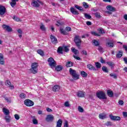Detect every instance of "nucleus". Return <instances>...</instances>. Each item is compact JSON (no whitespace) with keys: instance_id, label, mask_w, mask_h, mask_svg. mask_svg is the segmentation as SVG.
Listing matches in <instances>:
<instances>
[{"instance_id":"f257e3e1","label":"nucleus","mask_w":127,"mask_h":127,"mask_svg":"<svg viewBox=\"0 0 127 127\" xmlns=\"http://www.w3.org/2000/svg\"><path fill=\"white\" fill-rule=\"evenodd\" d=\"M38 64L36 63H34L32 64L31 68L30 69V71L31 73L33 74H36L37 73V71H38Z\"/></svg>"},{"instance_id":"f03ea898","label":"nucleus","mask_w":127,"mask_h":127,"mask_svg":"<svg viewBox=\"0 0 127 127\" xmlns=\"http://www.w3.org/2000/svg\"><path fill=\"white\" fill-rule=\"evenodd\" d=\"M96 96L98 99H100V100H106V99H107L106 93L103 91L96 93Z\"/></svg>"},{"instance_id":"7ed1b4c3","label":"nucleus","mask_w":127,"mask_h":127,"mask_svg":"<svg viewBox=\"0 0 127 127\" xmlns=\"http://www.w3.org/2000/svg\"><path fill=\"white\" fill-rule=\"evenodd\" d=\"M48 62L49 63V66L51 67V68H54V67L56 66L57 64L56 62L54 61V59L53 58H50L48 59Z\"/></svg>"},{"instance_id":"20e7f679","label":"nucleus","mask_w":127,"mask_h":127,"mask_svg":"<svg viewBox=\"0 0 127 127\" xmlns=\"http://www.w3.org/2000/svg\"><path fill=\"white\" fill-rule=\"evenodd\" d=\"M74 41L77 47H78V48H80V46H81V43H82V41H81L80 36H75L74 37Z\"/></svg>"},{"instance_id":"39448f33","label":"nucleus","mask_w":127,"mask_h":127,"mask_svg":"<svg viewBox=\"0 0 127 127\" xmlns=\"http://www.w3.org/2000/svg\"><path fill=\"white\" fill-rule=\"evenodd\" d=\"M24 104L27 107H32L34 105V102L29 99H26L24 101Z\"/></svg>"},{"instance_id":"423d86ee","label":"nucleus","mask_w":127,"mask_h":127,"mask_svg":"<svg viewBox=\"0 0 127 127\" xmlns=\"http://www.w3.org/2000/svg\"><path fill=\"white\" fill-rule=\"evenodd\" d=\"M54 120V116H53V115L51 114L47 115V117L46 118V121L48 123L50 122H53Z\"/></svg>"},{"instance_id":"0eeeda50","label":"nucleus","mask_w":127,"mask_h":127,"mask_svg":"<svg viewBox=\"0 0 127 127\" xmlns=\"http://www.w3.org/2000/svg\"><path fill=\"white\" fill-rule=\"evenodd\" d=\"M2 27H3V29H5V30L7 31L8 32H11V31H12V28H11V27H10L8 25H6L5 24H3Z\"/></svg>"},{"instance_id":"6e6552de","label":"nucleus","mask_w":127,"mask_h":127,"mask_svg":"<svg viewBox=\"0 0 127 127\" xmlns=\"http://www.w3.org/2000/svg\"><path fill=\"white\" fill-rule=\"evenodd\" d=\"M50 38H51V42L53 43V44H55V45L57 44L58 42L57 41V38H56V37L51 35Z\"/></svg>"},{"instance_id":"1a4fd4ad","label":"nucleus","mask_w":127,"mask_h":127,"mask_svg":"<svg viewBox=\"0 0 127 127\" xmlns=\"http://www.w3.org/2000/svg\"><path fill=\"white\" fill-rule=\"evenodd\" d=\"M110 118L112 121H121V117L119 116H114L112 115H110Z\"/></svg>"},{"instance_id":"9d476101","label":"nucleus","mask_w":127,"mask_h":127,"mask_svg":"<svg viewBox=\"0 0 127 127\" xmlns=\"http://www.w3.org/2000/svg\"><path fill=\"white\" fill-rule=\"evenodd\" d=\"M5 7L3 6H0V15H3L5 13Z\"/></svg>"},{"instance_id":"9b49d317","label":"nucleus","mask_w":127,"mask_h":127,"mask_svg":"<svg viewBox=\"0 0 127 127\" xmlns=\"http://www.w3.org/2000/svg\"><path fill=\"white\" fill-rule=\"evenodd\" d=\"M32 6H34V7H39L40 4H39V3L37 1L33 0L32 2Z\"/></svg>"},{"instance_id":"f8f14e48","label":"nucleus","mask_w":127,"mask_h":127,"mask_svg":"<svg viewBox=\"0 0 127 127\" xmlns=\"http://www.w3.org/2000/svg\"><path fill=\"white\" fill-rule=\"evenodd\" d=\"M59 90H60V86L59 85H55L52 87L53 92H58Z\"/></svg>"},{"instance_id":"ddd939ff","label":"nucleus","mask_w":127,"mask_h":127,"mask_svg":"<svg viewBox=\"0 0 127 127\" xmlns=\"http://www.w3.org/2000/svg\"><path fill=\"white\" fill-rule=\"evenodd\" d=\"M77 96L79 98H84V97H85V92L83 91H79L77 92Z\"/></svg>"},{"instance_id":"4468645a","label":"nucleus","mask_w":127,"mask_h":127,"mask_svg":"<svg viewBox=\"0 0 127 127\" xmlns=\"http://www.w3.org/2000/svg\"><path fill=\"white\" fill-rule=\"evenodd\" d=\"M0 64L3 65L4 64V60L3 58V55L0 53Z\"/></svg>"},{"instance_id":"2eb2a0df","label":"nucleus","mask_w":127,"mask_h":127,"mask_svg":"<svg viewBox=\"0 0 127 127\" xmlns=\"http://www.w3.org/2000/svg\"><path fill=\"white\" fill-rule=\"evenodd\" d=\"M70 11L73 14H79V12H78L74 7L70 8Z\"/></svg>"},{"instance_id":"dca6fc26","label":"nucleus","mask_w":127,"mask_h":127,"mask_svg":"<svg viewBox=\"0 0 127 127\" xmlns=\"http://www.w3.org/2000/svg\"><path fill=\"white\" fill-rule=\"evenodd\" d=\"M2 112L4 115H5V116H8V115L10 114L9 110L5 108H3Z\"/></svg>"},{"instance_id":"f3484780","label":"nucleus","mask_w":127,"mask_h":127,"mask_svg":"<svg viewBox=\"0 0 127 127\" xmlns=\"http://www.w3.org/2000/svg\"><path fill=\"white\" fill-rule=\"evenodd\" d=\"M19 0H11V2H10V4L11 6L12 7H14L16 4V1H18Z\"/></svg>"},{"instance_id":"a211bd4d","label":"nucleus","mask_w":127,"mask_h":127,"mask_svg":"<svg viewBox=\"0 0 127 127\" xmlns=\"http://www.w3.org/2000/svg\"><path fill=\"white\" fill-rule=\"evenodd\" d=\"M106 8L108 10H110V11H116V8L111 5H108Z\"/></svg>"},{"instance_id":"6ab92c4d","label":"nucleus","mask_w":127,"mask_h":127,"mask_svg":"<svg viewBox=\"0 0 127 127\" xmlns=\"http://www.w3.org/2000/svg\"><path fill=\"white\" fill-rule=\"evenodd\" d=\"M4 120L6 121V123H9L11 120V117L9 115H6L5 116Z\"/></svg>"},{"instance_id":"aec40b11","label":"nucleus","mask_w":127,"mask_h":127,"mask_svg":"<svg viewBox=\"0 0 127 127\" xmlns=\"http://www.w3.org/2000/svg\"><path fill=\"white\" fill-rule=\"evenodd\" d=\"M5 85H6V86H7L8 87H10L11 89H13L14 88L13 85H11V83L10 82V81H9L8 80H6Z\"/></svg>"},{"instance_id":"412c9836","label":"nucleus","mask_w":127,"mask_h":127,"mask_svg":"<svg viewBox=\"0 0 127 127\" xmlns=\"http://www.w3.org/2000/svg\"><path fill=\"white\" fill-rule=\"evenodd\" d=\"M107 94L108 97H110V98L114 97V92L112 90H107Z\"/></svg>"},{"instance_id":"4be33fe9","label":"nucleus","mask_w":127,"mask_h":127,"mask_svg":"<svg viewBox=\"0 0 127 127\" xmlns=\"http://www.w3.org/2000/svg\"><path fill=\"white\" fill-rule=\"evenodd\" d=\"M99 119H101V120H104V119L107 118V115L105 114H100L99 115Z\"/></svg>"},{"instance_id":"5701e85b","label":"nucleus","mask_w":127,"mask_h":127,"mask_svg":"<svg viewBox=\"0 0 127 127\" xmlns=\"http://www.w3.org/2000/svg\"><path fill=\"white\" fill-rule=\"evenodd\" d=\"M87 68H88V69H89V70H94L95 71H96V69L95 68V67H94V66H93V65L91 64H87Z\"/></svg>"},{"instance_id":"b1692460","label":"nucleus","mask_w":127,"mask_h":127,"mask_svg":"<svg viewBox=\"0 0 127 127\" xmlns=\"http://www.w3.org/2000/svg\"><path fill=\"white\" fill-rule=\"evenodd\" d=\"M57 52L59 54H63V48L62 47H59L58 49Z\"/></svg>"},{"instance_id":"393cba45","label":"nucleus","mask_w":127,"mask_h":127,"mask_svg":"<svg viewBox=\"0 0 127 127\" xmlns=\"http://www.w3.org/2000/svg\"><path fill=\"white\" fill-rule=\"evenodd\" d=\"M69 73L70 74V75L71 76H72L73 75H75V74H76V70L72 69V68H69Z\"/></svg>"},{"instance_id":"a878e982","label":"nucleus","mask_w":127,"mask_h":127,"mask_svg":"<svg viewBox=\"0 0 127 127\" xmlns=\"http://www.w3.org/2000/svg\"><path fill=\"white\" fill-rule=\"evenodd\" d=\"M62 127V120L60 119L58 120L57 123V127Z\"/></svg>"},{"instance_id":"bb28decb","label":"nucleus","mask_w":127,"mask_h":127,"mask_svg":"<svg viewBox=\"0 0 127 127\" xmlns=\"http://www.w3.org/2000/svg\"><path fill=\"white\" fill-rule=\"evenodd\" d=\"M122 56H123V51H119V53L116 55L117 58H121Z\"/></svg>"},{"instance_id":"cd10ccee","label":"nucleus","mask_w":127,"mask_h":127,"mask_svg":"<svg viewBox=\"0 0 127 127\" xmlns=\"http://www.w3.org/2000/svg\"><path fill=\"white\" fill-rule=\"evenodd\" d=\"M84 15L85 18H86V19H92V16L90 14L87 13H85L84 14Z\"/></svg>"},{"instance_id":"c85d7f7f","label":"nucleus","mask_w":127,"mask_h":127,"mask_svg":"<svg viewBox=\"0 0 127 127\" xmlns=\"http://www.w3.org/2000/svg\"><path fill=\"white\" fill-rule=\"evenodd\" d=\"M62 69H63V67H62L61 66V65H57L55 67L56 70L58 71H61V70H62Z\"/></svg>"},{"instance_id":"c756f323","label":"nucleus","mask_w":127,"mask_h":127,"mask_svg":"<svg viewBox=\"0 0 127 127\" xmlns=\"http://www.w3.org/2000/svg\"><path fill=\"white\" fill-rule=\"evenodd\" d=\"M72 77L74 80H78L79 79V75L77 74V73H75L73 75H72Z\"/></svg>"},{"instance_id":"7c9ffc66","label":"nucleus","mask_w":127,"mask_h":127,"mask_svg":"<svg viewBox=\"0 0 127 127\" xmlns=\"http://www.w3.org/2000/svg\"><path fill=\"white\" fill-rule=\"evenodd\" d=\"M32 123L33 125H38V121L35 119V117H32Z\"/></svg>"},{"instance_id":"2f4dec72","label":"nucleus","mask_w":127,"mask_h":127,"mask_svg":"<svg viewBox=\"0 0 127 127\" xmlns=\"http://www.w3.org/2000/svg\"><path fill=\"white\" fill-rule=\"evenodd\" d=\"M60 32L62 34H64V35H66L67 34V32L66 30H64L63 28L60 29Z\"/></svg>"},{"instance_id":"473e14b6","label":"nucleus","mask_w":127,"mask_h":127,"mask_svg":"<svg viewBox=\"0 0 127 127\" xmlns=\"http://www.w3.org/2000/svg\"><path fill=\"white\" fill-rule=\"evenodd\" d=\"M92 42L95 46H99L100 45L99 42L96 40H94Z\"/></svg>"},{"instance_id":"72a5a7b5","label":"nucleus","mask_w":127,"mask_h":127,"mask_svg":"<svg viewBox=\"0 0 127 127\" xmlns=\"http://www.w3.org/2000/svg\"><path fill=\"white\" fill-rule=\"evenodd\" d=\"M94 14L97 18H101V17H102V16H101V14L100 13V12H97L94 13Z\"/></svg>"},{"instance_id":"f704fd0d","label":"nucleus","mask_w":127,"mask_h":127,"mask_svg":"<svg viewBox=\"0 0 127 127\" xmlns=\"http://www.w3.org/2000/svg\"><path fill=\"white\" fill-rule=\"evenodd\" d=\"M37 53L41 55V56H43V55H44V52L41 50H38L37 51Z\"/></svg>"},{"instance_id":"c9c22d12","label":"nucleus","mask_w":127,"mask_h":127,"mask_svg":"<svg viewBox=\"0 0 127 127\" xmlns=\"http://www.w3.org/2000/svg\"><path fill=\"white\" fill-rule=\"evenodd\" d=\"M102 71L105 72V73H109V69H108V68H107L106 66L102 67Z\"/></svg>"},{"instance_id":"e433bc0d","label":"nucleus","mask_w":127,"mask_h":127,"mask_svg":"<svg viewBox=\"0 0 127 127\" xmlns=\"http://www.w3.org/2000/svg\"><path fill=\"white\" fill-rule=\"evenodd\" d=\"M66 67H72L73 66V63L71 62H68L66 64Z\"/></svg>"},{"instance_id":"4c0bfd02","label":"nucleus","mask_w":127,"mask_h":127,"mask_svg":"<svg viewBox=\"0 0 127 127\" xmlns=\"http://www.w3.org/2000/svg\"><path fill=\"white\" fill-rule=\"evenodd\" d=\"M107 63L108 65H109V66L111 67L112 68H113L114 67V65H115V64H113V63H112L111 62H107Z\"/></svg>"},{"instance_id":"58836bf2","label":"nucleus","mask_w":127,"mask_h":127,"mask_svg":"<svg viewBox=\"0 0 127 127\" xmlns=\"http://www.w3.org/2000/svg\"><path fill=\"white\" fill-rule=\"evenodd\" d=\"M107 47H114V44L111 42H108L106 44Z\"/></svg>"},{"instance_id":"ea45409f","label":"nucleus","mask_w":127,"mask_h":127,"mask_svg":"<svg viewBox=\"0 0 127 127\" xmlns=\"http://www.w3.org/2000/svg\"><path fill=\"white\" fill-rule=\"evenodd\" d=\"M80 74L81 76L84 77H87V76H88V74H87V73H86L85 71H81Z\"/></svg>"},{"instance_id":"a19ab883","label":"nucleus","mask_w":127,"mask_h":127,"mask_svg":"<svg viewBox=\"0 0 127 127\" xmlns=\"http://www.w3.org/2000/svg\"><path fill=\"white\" fill-rule=\"evenodd\" d=\"M91 34L92 35H94V36H101L100 34L97 33V32H96L95 31H92Z\"/></svg>"},{"instance_id":"79ce46f5","label":"nucleus","mask_w":127,"mask_h":127,"mask_svg":"<svg viewBox=\"0 0 127 127\" xmlns=\"http://www.w3.org/2000/svg\"><path fill=\"white\" fill-rule=\"evenodd\" d=\"M95 66L98 69L101 68V64L99 62L95 63Z\"/></svg>"},{"instance_id":"37998d69","label":"nucleus","mask_w":127,"mask_h":127,"mask_svg":"<svg viewBox=\"0 0 127 127\" xmlns=\"http://www.w3.org/2000/svg\"><path fill=\"white\" fill-rule=\"evenodd\" d=\"M75 7L78 9V10H83V7L79 6L78 5H75Z\"/></svg>"},{"instance_id":"c03bdc74","label":"nucleus","mask_w":127,"mask_h":127,"mask_svg":"<svg viewBox=\"0 0 127 127\" xmlns=\"http://www.w3.org/2000/svg\"><path fill=\"white\" fill-rule=\"evenodd\" d=\"M78 110L80 113H83V112H84V109L81 106H78Z\"/></svg>"},{"instance_id":"a18cd8bd","label":"nucleus","mask_w":127,"mask_h":127,"mask_svg":"<svg viewBox=\"0 0 127 127\" xmlns=\"http://www.w3.org/2000/svg\"><path fill=\"white\" fill-rule=\"evenodd\" d=\"M25 97H26V95L24 93H21L20 94V98H21V99H25Z\"/></svg>"},{"instance_id":"49530a36","label":"nucleus","mask_w":127,"mask_h":127,"mask_svg":"<svg viewBox=\"0 0 127 127\" xmlns=\"http://www.w3.org/2000/svg\"><path fill=\"white\" fill-rule=\"evenodd\" d=\"M63 49L64 51V52H68L69 51V48H68V47L67 46L64 47Z\"/></svg>"},{"instance_id":"de8ad7c7","label":"nucleus","mask_w":127,"mask_h":127,"mask_svg":"<svg viewBox=\"0 0 127 127\" xmlns=\"http://www.w3.org/2000/svg\"><path fill=\"white\" fill-rule=\"evenodd\" d=\"M98 31H99V33H101V34H104L105 31L103 30V29H98Z\"/></svg>"},{"instance_id":"09e8293b","label":"nucleus","mask_w":127,"mask_h":127,"mask_svg":"<svg viewBox=\"0 0 127 127\" xmlns=\"http://www.w3.org/2000/svg\"><path fill=\"white\" fill-rule=\"evenodd\" d=\"M13 19H14L15 21H19V20H20L18 17L15 16H13Z\"/></svg>"},{"instance_id":"8fccbe9b","label":"nucleus","mask_w":127,"mask_h":127,"mask_svg":"<svg viewBox=\"0 0 127 127\" xmlns=\"http://www.w3.org/2000/svg\"><path fill=\"white\" fill-rule=\"evenodd\" d=\"M83 6L85 8H88L89 7V5L85 2H83Z\"/></svg>"},{"instance_id":"3c124183","label":"nucleus","mask_w":127,"mask_h":127,"mask_svg":"<svg viewBox=\"0 0 127 127\" xmlns=\"http://www.w3.org/2000/svg\"><path fill=\"white\" fill-rule=\"evenodd\" d=\"M110 76H111V77H113L114 79H117V74H116L111 73Z\"/></svg>"},{"instance_id":"603ef678","label":"nucleus","mask_w":127,"mask_h":127,"mask_svg":"<svg viewBox=\"0 0 127 127\" xmlns=\"http://www.w3.org/2000/svg\"><path fill=\"white\" fill-rule=\"evenodd\" d=\"M105 126L109 127V126H112V122L110 121H108L106 123H105Z\"/></svg>"},{"instance_id":"864d4df0","label":"nucleus","mask_w":127,"mask_h":127,"mask_svg":"<svg viewBox=\"0 0 127 127\" xmlns=\"http://www.w3.org/2000/svg\"><path fill=\"white\" fill-rule=\"evenodd\" d=\"M14 118L15 120H17V121H18V120H19V116L18 114H15Z\"/></svg>"},{"instance_id":"5fc2aeb1","label":"nucleus","mask_w":127,"mask_h":127,"mask_svg":"<svg viewBox=\"0 0 127 127\" xmlns=\"http://www.w3.org/2000/svg\"><path fill=\"white\" fill-rule=\"evenodd\" d=\"M68 121H65L64 122V127H68Z\"/></svg>"},{"instance_id":"6e6d98bb","label":"nucleus","mask_w":127,"mask_h":127,"mask_svg":"<svg viewBox=\"0 0 127 127\" xmlns=\"http://www.w3.org/2000/svg\"><path fill=\"white\" fill-rule=\"evenodd\" d=\"M82 54L83 55H85V56L88 55V53H87V51L85 50L82 51Z\"/></svg>"},{"instance_id":"4d7b16f0","label":"nucleus","mask_w":127,"mask_h":127,"mask_svg":"<svg viewBox=\"0 0 127 127\" xmlns=\"http://www.w3.org/2000/svg\"><path fill=\"white\" fill-rule=\"evenodd\" d=\"M65 107H70V104H69V102L66 101L64 103Z\"/></svg>"},{"instance_id":"13d9d810","label":"nucleus","mask_w":127,"mask_h":127,"mask_svg":"<svg viewBox=\"0 0 127 127\" xmlns=\"http://www.w3.org/2000/svg\"><path fill=\"white\" fill-rule=\"evenodd\" d=\"M73 57L74 58V59H76V60H81V58H80V57H79L78 56L73 55Z\"/></svg>"},{"instance_id":"bf43d9fd","label":"nucleus","mask_w":127,"mask_h":127,"mask_svg":"<svg viewBox=\"0 0 127 127\" xmlns=\"http://www.w3.org/2000/svg\"><path fill=\"white\" fill-rule=\"evenodd\" d=\"M123 117L124 118H127V112H123Z\"/></svg>"},{"instance_id":"052dcab7","label":"nucleus","mask_w":127,"mask_h":127,"mask_svg":"<svg viewBox=\"0 0 127 127\" xmlns=\"http://www.w3.org/2000/svg\"><path fill=\"white\" fill-rule=\"evenodd\" d=\"M98 50L99 52L103 53V48L101 46L98 47Z\"/></svg>"},{"instance_id":"680f3d73","label":"nucleus","mask_w":127,"mask_h":127,"mask_svg":"<svg viewBox=\"0 0 127 127\" xmlns=\"http://www.w3.org/2000/svg\"><path fill=\"white\" fill-rule=\"evenodd\" d=\"M119 104L120 105V106H123L124 105V101L120 100L119 101Z\"/></svg>"},{"instance_id":"e2e57ef3","label":"nucleus","mask_w":127,"mask_h":127,"mask_svg":"<svg viewBox=\"0 0 127 127\" xmlns=\"http://www.w3.org/2000/svg\"><path fill=\"white\" fill-rule=\"evenodd\" d=\"M40 27L42 30H45V27L44 26V25H42Z\"/></svg>"},{"instance_id":"0e129e2a","label":"nucleus","mask_w":127,"mask_h":127,"mask_svg":"<svg viewBox=\"0 0 127 127\" xmlns=\"http://www.w3.org/2000/svg\"><path fill=\"white\" fill-rule=\"evenodd\" d=\"M65 30H66V31H71V27H66Z\"/></svg>"},{"instance_id":"69168bd1","label":"nucleus","mask_w":127,"mask_h":127,"mask_svg":"<svg viewBox=\"0 0 127 127\" xmlns=\"http://www.w3.org/2000/svg\"><path fill=\"white\" fill-rule=\"evenodd\" d=\"M57 23L56 24V25H57V26H60V25H62V24H61V22H60V21H58Z\"/></svg>"},{"instance_id":"338daca9","label":"nucleus","mask_w":127,"mask_h":127,"mask_svg":"<svg viewBox=\"0 0 127 127\" xmlns=\"http://www.w3.org/2000/svg\"><path fill=\"white\" fill-rule=\"evenodd\" d=\"M100 62L102 64L105 63V61L104 60V59H103V58H100Z\"/></svg>"},{"instance_id":"774afa93","label":"nucleus","mask_w":127,"mask_h":127,"mask_svg":"<svg viewBox=\"0 0 127 127\" xmlns=\"http://www.w3.org/2000/svg\"><path fill=\"white\" fill-rule=\"evenodd\" d=\"M123 60H124V62L125 63V64H127V57L124 58Z\"/></svg>"}]
</instances>
